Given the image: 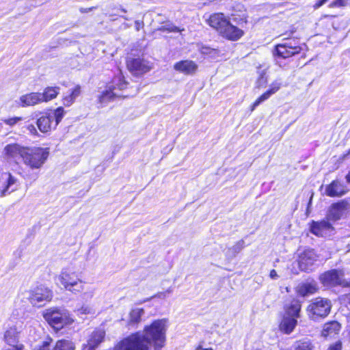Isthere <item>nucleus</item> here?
Returning <instances> with one entry per match:
<instances>
[{
    "instance_id": "nucleus-48",
    "label": "nucleus",
    "mask_w": 350,
    "mask_h": 350,
    "mask_svg": "<svg viewBox=\"0 0 350 350\" xmlns=\"http://www.w3.org/2000/svg\"><path fill=\"white\" fill-rule=\"evenodd\" d=\"M343 288H350V280L349 281L345 280V283H344V287Z\"/></svg>"
},
{
    "instance_id": "nucleus-21",
    "label": "nucleus",
    "mask_w": 350,
    "mask_h": 350,
    "mask_svg": "<svg viewBox=\"0 0 350 350\" xmlns=\"http://www.w3.org/2000/svg\"><path fill=\"white\" fill-rule=\"evenodd\" d=\"M26 146H22L17 143L7 144L3 149L5 158L15 159L19 157L23 159Z\"/></svg>"
},
{
    "instance_id": "nucleus-24",
    "label": "nucleus",
    "mask_w": 350,
    "mask_h": 350,
    "mask_svg": "<svg viewBox=\"0 0 350 350\" xmlns=\"http://www.w3.org/2000/svg\"><path fill=\"white\" fill-rule=\"evenodd\" d=\"M40 92H30L22 95L20 98V106L27 107L42 103Z\"/></svg>"
},
{
    "instance_id": "nucleus-37",
    "label": "nucleus",
    "mask_w": 350,
    "mask_h": 350,
    "mask_svg": "<svg viewBox=\"0 0 350 350\" xmlns=\"http://www.w3.org/2000/svg\"><path fill=\"white\" fill-rule=\"evenodd\" d=\"M295 350H312L310 342L307 341H299Z\"/></svg>"
},
{
    "instance_id": "nucleus-46",
    "label": "nucleus",
    "mask_w": 350,
    "mask_h": 350,
    "mask_svg": "<svg viewBox=\"0 0 350 350\" xmlns=\"http://www.w3.org/2000/svg\"><path fill=\"white\" fill-rule=\"evenodd\" d=\"M135 25L136 29L139 31L141 27H143L144 23L143 22L135 21Z\"/></svg>"
},
{
    "instance_id": "nucleus-45",
    "label": "nucleus",
    "mask_w": 350,
    "mask_h": 350,
    "mask_svg": "<svg viewBox=\"0 0 350 350\" xmlns=\"http://www.w3.org/2000/svg\"><path fill=\"white\" fill-rule=\"evenodd\" d=\"M269 276L271 279H276L278 275L275 269H271L269 273Z\"/></svg>"
},
{
    "instance_id": "nucleus-18",
    "label": "nucleus",
    "mask_w": 350,
    "mask_h": 350,
    "mask_svg": "<svg viewBox=\"0 0 350 350\" xmlns=\"http://www.w3.org/2000/svg\"><path fill=\"white\" fill-rule=\"evenodd\" d=\"M348 191L347 186L339 180H333L326 186L325 194L331 198H339Z\"/></svg>"
},
{
    "instance_id": "nucleus-19",
    "label": "nucleus",
    "mask_w": 350,
    "mask_h": 350,
    "mask_svg": "<svg viewBox=\"0 0 350 350\" xmlns=\"http://www.w3.org/2000/svg\"><path fill=\"white\" fill-rule=\"evenodd\" d=\"M105 332L103 329H96L90 335L87 343L83 346V350H96L104 341Z\"/></svg>"
},
{
    "instance_id": "nucleus-34",
    "label": "nucleus",
    "mask_w": 350,
    "mask_h": 350,
    "mask_svg": "<svg viewBox=\"0 0 350 350\" xmlns=\"http://www.w3.org/2000/svg\"><path fill=\"white\" fill-rule=\"evenodd\" d=\"M199 52L200 53V54H202L203 55H211L217 54L218 50L216 49L211 48L210 46H208L202 45L199 49Z\"/></svg>"
},
{
    "instance_id": "nucleus-32",
    "label": "nucleus",
    "mask_w": 350,
    "mask_h": 350,
    "mask_svg": "<svg viewBox=\"0 0 350 350\" xmlns=\"http://www.w3.org/2000/svg\"><path fill=\"white\" fill-rule=\"evenodd\" d=\"M271 96V95L269 93H268L267 91L266 90L260 96H258L250 106V110L251 111H253L256 107H258L262 102L268 100Z\"/></svg>"
},
{
    "instance_id": "nucleus-47",
    "label": "nucleus",
    "mask_w": 350,
    "mask_h": 350,
    "mask_svg": "<svg viewBox=\"0 0 350 350\" xmlns=\"http://www.w3.org/2000/svg\"><path fill=\"white\" fill-rule=\"evenodd\" d=\"M167 30L169 32H176V31H178V27H175V26H174V27H172V28H170V29H167Z\"/></svg>"
},
{
    "instance_id": "nucleus-26",
    "label": "nucleus",
    "mask_w": 350,
    "mask_h": 350,
    "mask_svg": "<svg viewBox=\"0 0 350 350\" xmlns=\"http://www.w3.org/2000/svg\"><path fill=\"white\" fill-rule=\"evenodd\" d=\"M59 91L60 88L58 86H46L43 90V92L40 93L42 102L48 103L52 100H54L59 95Z\"/></svg>"
},
{
    "instance_id": "nucleus-14",
    "label": "nucleus",
    "mask_w": 350,
    "mask_h": 350,
    "mask_svg": "<svg viewBox=\"0 0 350 350\" xmlns=\"http://www.w3.org/2000/svg\"><path fill=\"white\" fill-rule=\"evenodd\" d=\"M229 19L223 12H214L208 16L206 23L219 36Z\"/></svg>"
},
{
    "instance_id": "nucleus-50",
    "label": "nucleus",
    "mask_w": 350,
    "mask_h": 350,
    "mask_svg": "<svg viewBox=\"0 0 350 350\" xmlns=\"http://www.w3.org/2000/svg\"><path fill=\"white\" fill-rule=\"evenodd\" d=\"M349 240L348 241L347 245H346V249H347V252H350V235H349Z\"/></svg>"
},
{
    "instance_id": "nucleus-20",
    "label": "nucleus",
    "mask_w": 350,
    "mask_h": 350,
    "mask_svg": "<svg viewBox=\"0 0 350 350\" xmlns=\"http://www.w3.org/2000/svg\"><path fill=\"white\" fill-rule=\"evenodd\" d=\"M174 68L175 70L185 75H192L196 72L198 66L193 60L185 59L176 62L174 64Z\"/></svg>"
},
{
    "instance_id": "nucleus-2",
    "label": "nucleus",
    "mask_w": 350,
    "mask_h": 350,
    "mask_svg": "<svg viewBox=\"0 0 350 350\" xmlns=\"http://www.w3.org/2000/svg\"><path fill=\"white\" fill-rule=\"evenodd\" d=\"M308 51V45L306 42H301L299 37H284L282 42L273 46L271 52L275 59L280 60L297 55L305 57Z\"/></svg>"
},
{
    "instance_id": "nucleus-10",
    "label": "nucleus",
    "mask_w": 350,
    "mask_h": 350,
    "mask_svg": "<svg viewBox=\"0 0 350 350\" xmlns=\"http://www.w3.org/2000/svg\"><path fill=\"white\" fill-rule=\"evenodd\" d=\"M28 293L27 299L33 306H42L50 302L53 297V291L42 284L31 288Z\"/></svg>"
},
{
    "instance_id": "nucleus-13",
    "label": "nucleus",
    "mask_w": 350,
    "mask_h": 350,
    "mask_svg": "<svg viewBox=\"0 0 350 350\" xmlns=\"http://www.w3.org/2000/svg\"><path fill=\"white\" fill-rule=\"evenodd\" d=\"M308 225L310 232L318 237H325L335 230L333 224L330 222V219L327 217L319 221L312 220Z\"/></svg>"
},
{
    "instance_id": "nucleus-44",
    "label": "nucleus",
    "mask_w": 350,
    "mask_h": 350,
    "mask_svg": "<svg viewBox=\"0 0 350 350\" xmlns=\"http://www.w3.org/2000/svg\"><path fill=\"white\" fill-rule=\"evenodd\" d=\"M96 7H90L87 8H81L79 9L80 12L81 13H87L88 12L92 11L93 10L96 9Z\"/></svg>"
},
{
    "instance_id": "nucleus-29",
    "label": "nucleus",
    "mask_w": 350,
    "mask_h": 350,
    "mask_svg": "<svg viewBox=\"0 0 350 350\" xmlns=\"http://www.w3.org/2000/svg\"><path fill=\"white\" fill-rule=\"evenodd\" d=\"M144 314L143 308H133L131 309L129 314V325H137L141 322L142 317Z\"/></svg>"
},
{
    "instance_id": "nucleus-22",
    "label": "nucleus",
    "mask_w": 350,
    "mask_h": 350,
    "mask_svg": "<svg viewBox=\"0 0 350 350\" xmlns=\"http://www.w3.org/2000/svg\"><path fill=\"white\" fill-rule=\"evenodd\" d=\"M116 87L113 85H109L106 86V89L103 90L98 97V102L100 104L107 103L109 102L114 100L116 98H125L126 96L118 95L115 92Z\"/></svg>"
},
{
    "instance_id": "nucleus-9",
    "label": "nucleus",
    "mask_w": 350,
    "mask_h": 350,
    "mask_svg": "<svg viewBox=\"0 0 350 350\" xmlns=\"http://www.w3.org/2000/svg\"><path fill=\"white\" fill-rule=\"evenodd\" d=\"M59 280L66 291L74 294L81 293L85 291V282L75 271H62L59 275Z\"/></svg>"
},
{
    "instance_id": "nucleus-5",
    "label": "nucleus",
    "mask_w": 350,
    "mask_h": 350,
    "mask_svg": "<svg viewBox=\"0 0 350 350\" xmlns=\"http://www.w3.org/2000/svg\"><path fill=\"white\" fill-rule=\"evenodd\" d=\"M42 317L56 334L71 325L75 321L69 312L59 307H51L44 310Z\"/></svg>"
},
{
    "instance_id": "nucleus-30",
    "label": "nucleus",
    "mask_w": 350,
    "mask_h": 350,
    "mask_svg": "<svg viewBox=\"0 0 350 350\" xmlns=\"http://www.w3.org/2000/svg\"><path fill=\"white\" fill-rule=\"evenodd\" d=\"M112 84L116 87V89L119 90H124L128 88L129 83L126 81L125 77L122 72L113 77Z\"/></svg>"
},
{
    "instance_id": "nucleus-4",
    "label": "nucleus",
    "mask_w": 350,
    "mask_h": 350,
    "mask_svg": "<svg viewBox=\"0 0 350 350\" xmlns=\"http://www.w3.org/2000/svg\"><path fill=\"white\" fill-rule=\"evenodd\" d=\"M66 114L63 107L56 109L48 108L40 111L36 124L38 130L43 134H49L56 129Z\"/></svg>"
},
{
    "instance_id": "nucleus-1",
    "label": "nucleus",
    "mask_w": 350,
    "mask_h": 350,
    "mask_svg": "<svg viewBox=\"0 0 350 350\" xmlns=\"http://www.w3.org/2000/svg\"><path fill=\"white\" fill-rule=\"evenodd\" d=\"M144 334L135 332L122 338L118 344V350H161L165 344V326L163 319L153 321L144 327Z\"/></svg>"
},
{
    "instance_id": "nucleus-17",
    "label": "nucleus",
    "mask_w": 350,
    "mask_h": 350,
    "mask_svg": "<svg viewBox=\"0 0 350 350\" xmlns=\"http://www.w3.org/2000/svg\"><path fill=\"white\" fill-rule=\"evenodd\" d=\"M349 207V203L347 200H341L332 203L329 208L327 217L334 221H338L340 219Z\"/></svg>"
},
{
    "instance_id": "nucleus-7",
    "label": "nucleus",
    "mask_w": 350,
    "mask_h": 350,
    "mask_svg": "<svg viewBox=\"0 0 350 350\" xmlns=\"http://www.w3.org/2000/svg\"><path fill=\"white\" fill-rule=\"evenodd\" d=\"M332 309V303L330 300L323 297H316L311 301L306 308V312L308 317L317 321L324 319L329 315Z\"/></svg>"
},
{
    "instance_id": "nucleus-39",
    "label": "nucleus",
    "mask_w": 350,
    "mask_h": 350,
    "mask_svg": "<svg viewBox=\"0 0 350 350\" xmlns=\"http://www.w3.org/2000/svg\"><path fill=\"white\" fill-rule=\"evenodd\" d=\"M297 28L292 25L288 30L284 31L280 36H284L285 37H295L293 35L297 32Z\"/></svg>"
},
{
    "instance_id": "nucleus-33",
    "label": "nucleus",
    "mask_w": 350,
    "mask_h": 350,
    "mask_svg": "<svg viewBox=\"0 0 350 350\" xmlns=\"http://www.w3.org/2000/svg\"><path fill=\"white\" fill-rule=\"evenodd\" d=\"M17 180L15 178L11 173H8V179L6 181L5 185L3 187V189L1 191V196H4L5 193L8 192L10 187L16 183Z\"/></svg>"
},
{
    "instance_id": "nucleus-49",
    "label": "nucleus",
    "mask_w": 350,
    "mask_h": 350,
    "mask_svg": "<svg viewBox=\"0 0 350 350\" xmlns=\"http://www.w3.org/2000/svg\"><path fill=\"white\" fill-rule=\"evenodd\" d=\"M196 350H213L212 348H202L200 345L196 347Z\"/></svg>"
},
{
    "instance_id": "nucleus-41",
    "label": "nucleus",
    "mask_w": 350,
    "mask_h": 350,
    "mask_svg": "<svg viewBox=\"0 0 350 350\" xmlns=\"http://www.w3.org/2000/svg\"><path fill=\"white\" fill-rule=\"evenodd\" d=\"M27 129L29 131L31 135L36 137H38L39 135L38 132L33 124H29L27 126Z\"/></svg>"
},
{
    "instance_id": "nucleus-27",
    "label": "nucleus",
    "mask_w": 350,
    "mask_h": 350,
    "mask_svg": "<svg viewBox=\"0 0 350 350\" xmlns=\"http://www.w3.org/2000/svg\"><path fill=\"white\" fill-rule=\"evenodd\" d=\"M81 87L80 85H76L71 90L69 94L64 96L62 98V104L65 107L71 106L76 98L81 94Z\"/></svg>"
},
{
    "instance_id": "nucleus-31",
    "label": "nucleus",
    "mask_w": 350,
    "mask_h": 350,
    "mask_svg": "<svg viewBox=\"0 0 350 350\" xmlns=\"http://www.w3.org/2000/svg\"><path fill=\"white\" fill-rule=\"evenodd\" d=\"M53 339L47 335L40 345L35 346L33 350H52Z\"/></svg>"
},
{
    "instance_id": "nucleus-40",
    "label": "nucleus",
    "mask_w": 350,
    "mask_h": 350,
    "mask_svg": "<svg viewBox=\"0 0 350 350\" xmlns=\"http://www.w3.org/2000/svg\"><path fill=\"white\" fill-rule=\"evenodd\" d=\"M342 344L340 340H338L336 342L330 345L327 348V350H342Z\"/></svg>"
},
{
    "instance_id": "nucleus-23",
    "label": "nucleus",
    "mask_w": 350,
    "mask_h": 350,
    "mask_svg": "<svg viewBox=\"0 0 350 350\" xmlns=\"http://www.w3.org/2000/svg\"><path fill=\"white\" fill-rule=\"evenodd\" d=\"M341 325L337 321H329L323 324L321 335L324 338L334 337L338 334Z\"/></svg>"
},
{
    "instance_id": "nucleus-25",
    "label": "nucleus",
    "mask_w": 350,
    "mask_h": 350,
    "mask_svg": "<svg viewBox=\"0 0 350 350\" xmlns=\"http://www.w3.org/2000/svg\"><path fill=\"white\" fill-rule=\"evenodd\" d=\"M318 291L319 287L314 281L301 283L296 289L297 294L303 297L315 294Z\"/></svg>"
},
{
    "instance_id": "nucleus-43",
    "label": "nucleus",
    "mask_w": 350,
    "mask_h": 350,
    "mask_svg": "<svg viewBox=\"0 0 350 350\" xmlns=\"http://www.w3.org/2000/svg\"><path fill=\"white\" fill-rule=\"evenodd\" d=\"M337 16L336 15H333V14H323L322 15L321 18H325V19H327L329 21H332L333 19H334L335 18H336Z\"/></svg>"
},
{
    "instance_id": "nucleus-8",
    "label": "nucleus",
    "mask_w": 350,
    "mask_h": 350,
    "mask_svg": "<svg viewBox=\"0 0 350 350\" xmlns=\"http://www.w3.org/2000/svg\"><path fill=\"white\" fill-rule=\"evenodd\" d=\"M125 64L129 72L136 77L144 76L153 68L152 62L139 55L126 57Z\"/></svg>"
},
{
    "instance_id": "nucleus-15",
    "label": "nucleus",
    "mask_w": 350,
    "mask_h": 350,
    "mask_svg": "<svg viewBox=\"0 0 350 350\" xmlns=\"http://www.w3.org/2000/svg\"><path fill=\"white\" fill-rule=\"evenodd\" d=\"M318 255L312 248H306L301 252L297 258L298 266L300 270L308 271L310 267L317 261Z\"/></svg>"
},
{
    "instance_id": "nucleus-6",
    "label": "nucleus",
    "mask_w": 350,
    "mask_h": 350,
    "mask_svg": "<svg viewBox=\"0 0 350 350\" xmlns=\"http://www.w3.org/2000/svg\"><path fill=\"white\" fill-rule=\"evenodd\" d=\"M50 155V148L25 146L23 163L29 169L39 170L43 167Z\"/></svg>"
},
{
    "instance_id": "nucleus-28",
    "label": "nucleus",
    "mask_w": 350,
    "mask_h": 350,
    "mask_svg": "<svg viewBox=\"0 0 350 350\" xmlns=\"http://www.w3.org/2000/svg\"><path fill=\"white\" fill-rule=\"evenodd\" d=\"M76 346L70 340L62 338L56 340L53 345L52 350H75Z\"/></svg>"
},
{
    "instance_id": "nucleus-42",
    "label": "nucleus",
    "mask_w": 350,
    "mask_h": 350,
    "mask_svg": "<svg viewBox=\"0 0 350 350\" xmlns=\"http://www.w3.org/2000/svg\"><path fill=\"white\" fill-rule=\"evenodd\" d=\"M328 0H317L315 1L313 8L314 9H318L325 3Z\"/></svg>"
},
{
    "instance_id": "nucleus-12",
    "label": "nucleus",
    "mask_w": 350,
    "mask_h": 350,
    "mask_svg": "<svg viewBox=\"0 0 350 350\" xmlns=\"http://www.w3.org/2000/svg\"><path fill=\"white\" fill-rule=\"evenodd\" d=\"M21 330L16 325H8L3 332V340L12 348L24 350V345L20 342Z\"/></svg>"
},
{
    "instance_id": "nucleus-51",
    "label": "nucleus",
    "mask_w": 350,
    "mask_h": 350,
    "mask_svg": "<svg viewBox=\"0 0 350 350\" xmlns=\"http://www.w3.org/2000/svg\"><path fill=\"white\" fill-rule=\"evenodd\" d=\"M345 178H346L347 182L350 184V171L346 175Z\"/></svg>"
},
{
    "instance_id": "nucleus-35",
    "label": "nucleus",
    "mask_w": 350,
    "mask_h": 350,
    "mask_svg": "<svg viewBox=\"0 0 350 350\" xmlns=\"http://www.w3.org/2000/svg\"><path fill=\"white\" fill-rule=\"evenodd\" d=\"M349 0H334L329 4L328 7L329 8H343L347 6Z\"/></svg>"
},
{
    "instance_id": "nucleus-3",
    "label": "nucleus",
    "mask_w": 350,
    "mask_h": 350,
    "mask_svg": "<svg viewBox=\"0 0 350 350\" xmlns=\"http://www.w3.org/2000/svg\"><path fill=\"white\" fill-rule=\"evenodd\" d=\"M283 314L278 328L285 334H290L297 325V319L301 317L302 302L296 297L286 299L283 305Z\"/></svg>"
},
{
    "instance_id": "nucleus-11",
    "label": "nucleus",
    "mask_w": 350,
    "mask_h": 350,
    "mask_svg": "<svg viewBox=\"0 0 350 350\" xmlns=\"http://www.w3.org/2000/svg\"><path fill=\"white\" fill-rule=\"evenodd\" d=\"M345 273L342 269H332L323 272L319 277L321 284L326 287H344Z\"/></svg>"
},
{
    "instance_id": "nucleus-16",
    "label": "nucleus",
    "mask_w": 350,
    "mask_h": 350,
    "mask_svg": "<svg viewBox=\"0 0 350 350\" xmlns=\"http://www.w3.org/2000/svg\"><path fill=\"white\" fill-rule=\"evenodd\" d=\"M244 35V30L233 25L229 19L219 36L228 41L237 42L242 38Z\"/></svg>"
},
{
    "instance_id": "nucleus-36",
    "label": "nucleus",
    "mask_w": 350,
    "mask_h": 350,
    "mask_svg": "<svg viewBox=\"0 0 350 350\" xmlns=\"http://www.w3.org/2000/svg\"><path fill=\"white\" fill-rule=\"evenodd\" d=\"M281 83L277 81H273L270 85L269 88L267 90V92L269 93L271 96L279 91L281 88Z\"/></svg>"
},
{
    "instance_id": "nucleus-38",
    "label": "nucleus",
    "mask_w": 350,
    "mask_h": 350,
    "mask_svg": "<svg viewBox=\"0 0 350 350\" xmlns=\"http://www.w3.org/2000/svg\"><path fill=\"white\" fill-rule=\"evenodd\" d=\"M21 120H22L21 117H13V118H10L4 119V120H3V122L5 124L12 126L16 124L18 121H20Z\"/></svg>"
}]
</instances>
